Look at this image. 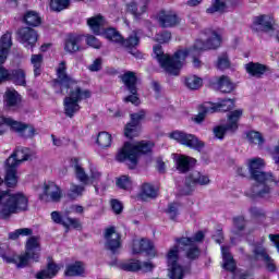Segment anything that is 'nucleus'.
<instances>
[{"label": "nucleus", "instance_id": "obj_32", "mask_svg": "<svg viewBox=\"0 0 279 279\" xmlns=\"http://www.w3.org/2000/svg\"><path fill=\"white\" fill-rule=\"evenodd\" d=\"M193 163H196V159H194L193 157H186L185 155H181L177 159V169L179 170V172H189Z\"/></svg>", "mask_w": 279, "mask_h": 279}, {"label": "nucleus", "instance_id": "obj_4", "mask_svg": "<svg viewBox=\"0 0 279 279\" xmlns=\"http://www.w3.org/2000/svg\"><path fill=\"white\" fill-rule=\"evenodd\" d=\"M28 198L25 194L11 192H0V219L9 220L14 214L26 211Z\"/></svg>", "mask_w": 279, "mask_h": 279}, {"label": "nucleus", "instance_id": "obj_48", "mask_svg": "<svg viewBox=\"0 0 279 279\" xmlns=\"http://www.w3.org/2000/svg\"><path fill=\"white\" fill-rule=\"evenodd\" d=\"M33 233H34L33 229H16L12 233H9V239L19 240L21 235L29 236V235H33Z\"/></svg>", "mask_w": 279, "mask_h": 279}, {"label": "nucleus", "instance_id": "obj_12", "mask_svg": "<svg viewBox=\"0 0 279 279\" xmlns=\"http://www.w3.org/2000/svg\"><path fill=\"white\" fill-rule=\"evenodd\" d=\"M241 116H243V109H234V111H230L227 124L215 126L214 133L216 137L221 140L223 135H226V131H236V129H239Z\"/></svg>", "mask_w": 279, "mask_h": 279}, {"label": "nucleus", "instance_id": "obj_52", "mask_svg": "<svg viewBox=\"0 0 279 279\" xmlns=\"http://www.w3.org/2000/svg\"><path fill=\"white\" fill-rule=\"evenodd\" d=\"M141 262H135V259H131V262H126L125 264L121 265V268L125 269V271H137V269H141Z\"/></svg>", "mask_w": 279, "mask_h": 279}, {"label": "nucleus", "instance_id": "obj_64", "mask_svg": "<svg viewBox=\"0 0 279 279\" xmlns=\"http://www.w3.org/2000/svg\"><path fill=\"white\" fill-rule=\"evenodd\" d=\"M272 159L275 163H279V144L275 146V150H272Z\"/></svg>", "mask_w": 279, "mask_h": 279}, {"label": "nucleus", "instance_id": "obj_27", "mask_svg": "<svg viewBox=\"0 0 279 279\" xmlns=\"http://www.w3.org/2000/svg\"><path fill=\"white\" fill-rule=\"evenodd\" d=\"M254 25L263 32H270L274 29V19L270 14H260L254 17Z\"/></svg>", "mask_w": 279, "mask_h": 279}, {"label": "nucleus", "instance_id": "obj_36", "mask_svg": "<svg viewBox=\"0 0 279 279\" xmlns=\"http://www.w3.org/2000/svg\"><path fill=\"white\" fill-rule=\"evenodd\" d=\"M185 86L190 90H198L203 86V80L197 77V75H189L185 77Z\"/></svg>", "mask_w": 279, "mask_h": 279}, {"label": "nucleus", "instance_id": "obj_9", "mask_svg": "<svg viewBox=\"0 0 279 279\" xmlns=\"http://www.w3.org/2000/svg\"><path fill=\"white\" fill-rule=\"evenodd\" d=\"M8 126L14 129L22 137H34L36 133L35 126H29L13 118H7L5 116H0V134L5 133Z\"/></svg>", "mask_w": 279, "mask_h": 279}, {"label": "nucleus", "instance_id": "obj_8", "mask_svg": "<svg viewBox=\"0 0 279 279\" xmlns=\"http://www.w3.org/2000/svg\"><path fill=\"white\" fill-rule=\"evenodd\" d=\"M28 240L25 244V254L24 255H16L17 267H26L29 263V258L33 260H38L40 256V242L39 238L29 235Z\"/></svg>", "mask_w": 279, "mask_h": 279}, {"label": "nucleus", "instance_id": "obj_47", "mask_svg": "<svg viewBox=\"0 0 279 279\" xmlns=\"http://www.w3.org/2000/svg\"><path fill=\"white\" fill-rule=\"evenodd\" d=\"M8 251V244H0V256H2L7 263H15V265H17V255H12V257H9Z\"/></svg>", "mask_w": 279, "mask_h": 279}, {"label": "nucleus", "instance_id": "obj_13", "mask_svg": "<svg viewBox=\"0 0 279 279\" xmlns=\"http://www.w3.org/2000/svg\"><path fill=\"white\" fill-rule=\"evenodd\" d=\"M122 82L130 92V96L124 98V101L129 104H134V106H137L140 104V98L137 97V77L133 71H128V73H124L122 75Z\"/></svg>", "mask_w": 279, "mask_h": 279}, {"label": "nucleus", "instance_id": "obj_29", "mask_svg": "<svg viewBox=\"0 0 279 279\" xmlns=\"http://www.w3.org/2000/svg\"><path fill=\"white\" fill-rule=\"evenodd\" d=\"M246 73L252 77H263L267 71V66L265 64H259V62H250L245 65Z\"/></svg>", "mask_w": 279, "mask_h": 279}, {"label": "nucleus", "instance_id": "obj_44", "mask_svg": "<svg viewBox=\"0 0 279 279\" xmlns=\"http://www.w3.org/2000/svg\"><path fill=\"white\" fill-rule=\"evenodd\" d=\"M227 8L226 1L222 0H213V3L207 8V12L214 14L215 12H225Z\"/></svg>", "mask_w": 279, "mask_h": 279}, {"label": "nucleus", "instance_id": "obj_18", "mask_svg": "<svg viewBox=\"0 0 279 279\" xmlns=\"http://www.w3.org/2000/svg\"><path fill=\"white\" fill-rule=\"evenodd\" d=\"M19 177H17V167H16V158L15 153H12L10 157L7 159V175L4 178L5 185L8 187H15L17 185Z\"/></svg>", "mask_w": 279, "mask_h": 279}, {"label": "nucleus", "instance_id": "obj_41", "mask_svg": "<svg viewBox=\"0 0 279 279\" xmlns=\"http://www.w3.org/2000/svg\"><path fill=\"white\" fill-rule=\"evenodd\" d=\"M29 157H31L29 148H16V150H14L16 168L17 166H20V163H22V161H26L27 159H29Z\"/></svg>", "mask_w": 279, "mask_h": 279}, {"label": "nucleus", "instance_id": "obj_62", "mask_svg": "<svg viewBox=\"0 0 279 279\" xmlns=\"http://www.w3.org/2000/svg\"><path fill=\"white\" fill-rule=\"evenodd\" d=\"M265 263H266V267L267 269H269V271H275L276 269V264L274 262V259H271V257H269V255H265Z\"/></svg>", "mask_w": 279, "mask_h": 279}, {"label": "nucleus", "instance_id": "obj_14", "mask_svg": "<svg viewBox=\"0 0 279 279\" xmlns=\"http://www.w3.org/2000/svg\"><path fill=\"white\" fill-rule=\"evenodd\" d=\"M170 137L177 140L180 144H185V146L196 148V150H202L205 146V143L198 140V137L192 133H185L184 131H172V133H170Z\"/></svg>", "mask_w": 279, "mask_h": 279}, {"label": "nucleus", "instance_id": "obj_21", "mask_svg": "<svg viewBox=\"0 0 279 279\" xmlns=\"http://www.w3.org/2000/svg\"><path fill=\"white\" fill-rule=\"evenodd\" d=\"M41 201H46L49 203L50 201L52 203H59L62 198V190L53 183L52 181H49L48 183H45L44 186V194L40 196Z\"/></svg>", "mask_w": 279, "mask_h": 279}, {"label": "nucleus", "instance_id": "obj_53", "mask_svg": "<svg viewBox=\"0 0 279 279\" xmlns=\"http://www.w3.org/2000/svg\"><path fill=\"white\" fill-rule=\"evenodd\" d=\"M51 219L53 220V222H56V225H62V227L66 229V219L63 218L60 211H52Z\"/></svg>", "mask_w": 279, "mask_h": 279}, {"label": "nucleus", "instance_id": "obj_49", "mask_svg": "<svg viewBox=\"0 0 279 279\" xmlns=\"http://www.w3.org/2000/svg\"><path fill=\"white\" fill-rule=\"evenodd\" d=\"M75 174L78 181H81V183H84L86 185L89 182V177L84 170V168H82V166H75Z\"/></svg>", "mask_w": 279, "mask_h": 279}, {"label": "nucleus", "instance_id": "obj_1", "mask_svg": "<svg viewBox=\"0 0 279 279\" xmlns=\"http://www.w3.org/2000/svg\"><path fill=\"white\" fill-rule=\"evenodd\" d=\"M220 45L221 36H219L217 32H209V37L206 43H204V40H196L191 49H178L172 58L168 53H165L161 45H156L154 47V58H156L161 69L167 73L179 75L182 66L186 64L187 56L192 57L193 65L198 68L201 66V60H198L201 52L207 49H217Z\"/></svg>", "mask_w": 279, "mask_h": 279}, {"label": "nucleus", "instance_id": "obj_50", "mask_svg": "<svg viewBox=\"0 0 279 279\" xmlns=\"http://www.w3.org/2000/svg\"><path fill=\"white\" fill-rule=\"evenodd\" d=\"M117 185L122 190H130L132 187L131 178L128 174H123L117 180Z\"/></svg>", "mask_w": 279, "mask_h": 279}, {"label": "nucleus", "instance_id": "obj_26", "mask_svg": "<svg viewBox=\"0 0 279 279\" xmlns=\"http://www.w3.org/2000/svg\"><path fill=\"white\" fill-rule=\"evenodd\" d=\"M126 10L128 12H131L135 19H140L142 14L147 12V2L132 0L126 3Z\"/></svg>", "mask_w": 279, "mask_h": 279}, {"label": "nucleus", "instance_id": "obj_5", "mask_svg": "<svg viewBox=\"0 0 279 279\" xmlns=\"http://www.w3.org/2000/svg\"><path fill=\"white\" fill-rule=\"evenodd\" d=\"M154 148V142H136L132 144L131 142H125L122 148L118 150L116 159L118 161H130L132 166H136L138 157L142 154L150 153Z\"/></svg>", "mask_w": 279, "mask_h": 279}, {"label": "nucleus", "instance_id": "obj_15", "mask_svg": "<svg viewBox=\"0 0 279 279\" xmlns=\"http://www.w3.org/2000/svg\"><path fill=\"white\" fill-rule=\"evenodd\" d=\"M177 243L185 252V256L190 260H196L202 255L199 246L195 243V238H181L177 240Z\"/></svg>", "mask_w": 279, "mask_h": 279}, {"label": "nucleus", "instance_id": "obj_51", "mask_svg": "<svg viewBox=\"0 0 279 279\" xmlns=\"http://www.w3.org/2000/svg\"><path fill=\"white\" fill-rule=\"evenodd\" d=\"M101 172L97 169V168H90V181L92 183H95V190L96 192H98L99 187H98V183L101 181Z\"/></svg>", "mask_w": 279, "mask_h": 279}, {"label": "nucleus", "instance_id": "obj_59", "mask_svg": "<svg viewBox=\"0 0 279 279\" xmlns=\"http://www.w3.org/2000/svg\"><path fill=\"white\" fill-rule=\"evenodd\" d=\"M111 208L113 209L114 214H122L123 211V205L121 201H118L117 198L111 201Z\"/></svg>", "mask_w": 279, "mask_h": 279}, {"label": "nucleus", "instance_id": "obj_16", "mask_svg": "<svg viewBox=\"0 0 279 279\" xmlns=\"http://www.w3.org/2000/svg\"><path fill=\"white\" fill-rule=\"evenodd\" d=\"M10 80L13 84H16V86H26V73L23 69H15L11 72L7 69H0V84Z\"/></svg>", "mask_w": 279, "mask_h": 279}, {"label": "nucleus", "instance_id": "obj_10", "mask_svg": "<svg viewBox=\"0 0 279 279\" xmlns=\"http://www.w3.org/2000/svg\"><path fill=\"white\" fill-rule=\"evenodd\" d=\"M209 183L210 179L207 174L194 170L185 178V185L180 190V194L187 196L194 192L196 185H208Z\"/></svg>", "mask_w": 279, "mask_h": 279}, {"label": "nucleus", "instance_id": "obj_3", "mask_svg": "<svg viewBox=\"0 0 279 279\" xmlns=\"http://www.w3.org/2000/svg\"><path fill=\"white\" fill-rule=\"evenodd\" d=\"M265 161L260 157H254L248 159V170L252 179L256 181V184L246 192L247 196L268 198L271 194V190L276 181L272 174H269L264 171Z\"/></svg>", "mask_w": 279, "mask_h": 279}, {"label": "nucleus", "instance_id": "obj_17", "mask_svg": "<svg viewBox=\"0 0 279 279\" xmlns=\"http://www.w3.org/2000/svg\"><path fill=\"white\" fill-rule=\"evenodd\" d=\"M121 235L114 229V227H110L105 230V247L107 251H111V253H118L119 248H121Z\"/></svg>", "mask_w": 279, "mask_h": 279}, {"label": "nucleus", "instance_id": "obj_25", "mask_svg": "<svg viewBox=\"0 0 279 279\" xmlns=\"http://www.w3.org/2000/svg\"><path fill=\"white\" fill-rule=\"evenodd\" d=\"M159 23L161 27H173L180 23L177 12L162 11L159 13Z\"/></svg>", "mask_w": 279, "mask_h": 279}, {"label": "nucleus", "instance_id": "obj_23", "mask_svg": "<svg viewBox=\"0 0 279 279\" xmlns=\"http://www.w3.org/2000/svg\"><path fill=\"white\" fill-rule=\"evenodd\" d=\"M12 45V34L7 32V34H3L0 38V69H4V66L1 65L7 62Z\"/></svg>", "mask_w": 279, "mask_h": 279}, {"label": "nucleus", "instance_id": "obj_38", "mask_svg": "<svg viewBox=\"0 0 279 279\" xmlns=\"http://www.w3.org/2000/svg\"><path fill=\"white\" fill-rule=\"evenodd\" d=\"M85 192V185H77L75 183H71L70 190L68 191V197L72 201H75L76 198H80V196H83Z\"/></svg>", "mask_w": 279, "mask_h": 279}, {"label": "nucleus", "instance_id": "obj_34", "mask_svg": "<svg viewBox=\"0 0 279 279\" xmlns=\"http://www.w3.org/2000/svg\"><path fill=\"white\" fill-rule=\"evenodd\" d=\"M140 196L143 201L156 198V196H158V190H156L151 183H143Z\"/></svg>", "mask_w": 279, "mask_h": 279}, {"label": "nucleus", "instance_id": "obj_24", "mask_svg": "<svg viewBox=\"0 0 279 279\" xmlns=\"http://www.w3.org/2000/svg\"><path fill=\"white\" fill-rule=\"evenodd\" d=\"M19 38L25 47H34L38 40V34L33 27H22L19 31Z\"/></svg>", "mask_w": 279, "mask_h": 279}, {"label": "nucleus", "instance_id": "obj_56", "mask_svg": "<svg viewBox=\"0 0 279 279\" xmlns=\"http://www.w3.org/2000/svg\"><path fill=\"white\" fill-rule=\"evenodd\" d=\"M172 34L171 32H160L159 34H156L155 36V40H157V43H169V40H171Z\"/></svg>", "mask_w": 279, "mask_h": 279}, {"label": "nucleus", "instance_id": "obj_46", "mask_svg": "<svg viewBox=\"0 0 279 279\" xmlns=\"http://www.w3.org/2000/svg\"><path fill=\"white\" fill-rule=\"evenodd\" d=\"M71 0H50V9L54 12H61V10H65L69 8Z\"/></svg>", "mask_w": 279, "mask_h": 279}, {"label": "nucleus", "instance_id": "obj_7", "mask_svg": "<svg viewBox=\"0 0 279 279\" xmlns=\"http://www.w3.org/2000/svg\"><path fill=\"white\" fill-rule=\"evenodd\" d=\"M234 108V100L232 98H225L219 102H206L203 105L202 111L194 117L195 122H203L206 114H214V112H229Z\"/></svg>", "mask_w": 279, "mask_h": 279}, {"label": "nucleus", "instance_id": "obj_19", "mask_svg": "<svg viewBox=\"0 0 279 279\" xmlns=\"http://www.w3.org/2000/svg\"><path fill=\"white\" fill-rule=\"evenodd\" d=\"M23 97L15 88H7L3 95V104L8 110H20L22 108Z\"/></svg>", "mask_w": 279, "mask_h": 279}, {"label": "nucleus", "instance_id": "obj_57", "mask_svg": "<svg viewBox=\"0 0 279 279\" xmlns=\"http://www.w3.org/2000/svg\"><path fill=\"white\" fill-rule=\"evenodd\" d=\"M66 227L65 229H70V227H73V229H82V222L77 220V218H65Z\"/></svg>", "mask_w": 279, "mask_h": 279}, {"label": "nucleus", "instance_id": "obj_42", "mask_svg": "<svg viewBox=\"0 0 279 279\" xmlns=\"http://www.w3.org/2000/svg\"><path fill=\"white\" fill-rule=\"evenodd\" d=\"M233 225H234V229H233V234L234 235H242L243 231L246 227V220L243 216H239L238 218L233 219Z\"/></svg>", "mask_w": 279, "mask_h": 279}, {"label": "nucleus", "instance_id": "obj_31", "mask_svg": "<svg viewBox=\"0 0 279 279\" xmlns=\"http://www.w3.org/2000/svg\"><path fill=\"white\" fill-rule=\"evenodd\" d=\"M222 259L225 269L228 271H234L236 269V264L234 262V257H232L230 253V248L228 246H221Z\"/></svg>", "mask_w": 279, "mask_h": 279}, {"label": "nucleus", "instance_id": "obj_60", "mask_svg": "<svg viewBox=\"0 0 279 279\" xmlns=\"http://www.w3.org/2000/svg\"><path fill=\"white\" fill-rule=\"evenodd\" d=\"M253 253H254L255 258H264V260H266L267 252L264 248V246H255Z\"/></svg>", "mask_w": 279, "mask_h": 279}, {"label": "nucleus", "instance_id": "obj_35", "mask_svg": "<svg viewBox=\"0 0 279 279\" xmlns=\"http://www.w3.org/2000/svg\"><path fill=\"white\" fill-rule=\"evenodd\" d=\"M31 63L33 64L34 75L38 77L43 73L44 56L41 53L33 54L31 57Z\"/></svg>", "mask_w": 279, "mask_h": 279}, {"label": "nucleus", "instance_id": "obj_33", "mask_svg": "<svg viewBox=\"0 0 279 279\" xmlns=\"http://www.w3.org/2000/svg\"><path fill=\"white\" fill-rule=\"evenodd\" d=\"M59 269H60L59 266H57V264H54V262H49L46 270H41V271L37 272V278L38 279L53 278V276H56L58 274Z\"/></svg>", "mask_w": 279, "mask_h": 279}, {"label": "nucleus", "instance_id": "obj_63", "mask_svg": "<svg viewBox=\"0 0 279 279\" xmlns=\"http://www.w3.org/2000/svg\"><path fill=\"white\" fill-rule=\"evenodd\" d=\"M154 264H151V262H144L143 264H141V269H143V271H151V269H154Z\"/></svg>", "mask_w": 279, "mask_h": 279}, {"label": "nucleus", "instance_id": "obj_28", "mask_svg": "<svg viewBox=\"0 0 279 279\" xmlns=\"http://www.w3.org/2000/svg\"><path fill=\"white\" fill-rule=\"evenodd\" d=\"M82 40L83 36H80L78 34H70L65 39V51L69 53H75L76 51H80Z\"/></svg>", "mask_w": 279, "mask_h": 279}, {"label": "nucleus", "instance_id": "obj_43", "mask_svg": "<svg viewBox=\"0 0 279 279\" xmlns=\"http://www.w3.org/2000/svg\"><path fill=\"white\" fill-rule=\"evenodd\" d=\"M111 142H112V135L110 133H108L107 131H101L100 133H98L97 144H99V146H101L102 148H106L110 146Z\"/></svg>", "mask_w": 279, "mask_h": 279}, {"label": "nucleus", "instance_id": "obj_37", "mask_svg": "<svg viewBox=\"0 0 279 279\" xmlns=\"http://www.w3.org/2000/svg\"><path fill=\"white\" fill-rule=\"evenodd\" d=\"M217 86L221 93H232L234 90V84H232L230 77H226L225 75L218 80Z\"/></svg>", "mask_w": 279, "mask_h": 279}, {"label": "nucleus", "instance_id": "obj_20", "mask_svg": "<svg viewBox=\"0 0 279 279\" xmlns=\"http://www.w3.org/2000/svg\"><path fill=\"white\" fill-rule=\"evenodd\" d=\"M145 116V111H137L136 113H131V122H128L124 130L126 137H136L137 135H140L141 120H143Z\"/></svg>", "mask_w": 279, "mask_h": 279}, {"label": "nucleus", "instance_id": "obj_6", "mask_svg": "<svg viewBox=\"0 0 279 279\" xmlns=\"http://www.w3.org/2000/svg\"><path fill=\"white\" fill-rule=\"evenodd\" d=\"M104 36L108 40H111L112 43H120L123 47L130 49V53L135 58H143L141 51L133 50L140 45V36L137 32H132L130 36L124 40L120 32H118L113 27H109L104 31Z\"/></svg>", "mask_w": 279, "mask_h": 279}, {"label": "nucleus", "instance_id": "obj_39", "mask_svg": "<svg viewBox=\"0 0 279 279\" xmlns=\"http://www.w3.org/2000/svg\"><path fill=\"white\" fill-rule=\"evenodd\" d=\"M84 271H85L84 264H82V262H76L75 264H71L70 266L66 267L65 275L80 276L84 274Z\"/></svg>", "mask_w": 279, "mask_h": 279}, {"label": "nucleus", "instance_id": "obj_40", "mask_svg": "<svg viewBox=\"0 0 279 279\" xmlns=\"http://www.w3.org/2000/svg\"><path fill=\"white\" fill-rule=\"evenodd\" d=\"M24 21L27 25L37 27L41 23V17L37 12L29 11V12H26V14L24 15Z\"/></svg>", "mask_w": 279, "mask_h": 279}, {"label": "nucleus", "instance_id": "obj_61", "mask_svg": "<svg viewBox=\"0 0 279 279\" xmlns=\"http://www.w3.org/2000/svg\"><path fill=\"white\" fill-rule=\"evenodd\" d=\"M88 69L93 72L100 71V69H102V60L97 58V60H94L93 64H89Z\"/></svg>", "mask_w": 279, "mask_h": 279}, {"label": "nucleus", "instance_id": "obj_58", "mask_svg": "<svg viewBox=\"0 0 279 279\" xmlns=\"http://www.w3.org/2000/svg\"><path fill=\"white\" fill-rule=\"evenodd\" d=\"M86 43L89 47H94V49H100L101 43L96 36H87Z\"/></svg>", "mask_w": 279, "mask_h": 279}, {"label": "nucleus", "instance_id": "obj_45", "mask_svg": "<svg viewBox=\"0 0 279 279\" xmlns=\"http://www.w3.org/2000/svg\"><path fill=\"white\" fill-rule=\"evenodd\" d=\"M246 137L251 144H258L259 146L265 142V137L259 131H248Z\"/></svg>", "mask_w": 279, "mask_h": 279}, {"label": "nucleus", "instance_id": "obj_30", "mask_svg": "<svg viewBox=\"0 0 279 279\" xmlns=\"http://www.w3.org/2000/svg\"><path fill=\"white\" fill-rule=\"evenodd\" d=\"M106 21L101 14H98L97 16H92L87 20V25L90 27L92 32L94 34H102L105 33L104 25Z\"/></svg>", "mask_w": 279, "mask_h": 279}, {"label": "nucleus", "instance_id": "obj_22", "mask_svg": "<svg viewBox=\"0 0 279 279\" xmlns=\"http://www.w3.org/2000/svg\"><path fill=\"white\" fill-rule=\"evenodd\" d=\"M133 255H138L140 253H146L148 256H156V248L150 240H134L132 246Z\"/></svg>", "mask_w": 279, "mask_h": 279}, {"label": "nucleus", "instance_id": "obj_11", "mask_svg": "<svg viewBox=\"0 0 279 279\" xmlns=\"http://www.w3.org/2000/svg\"><path fill=\"white\" fill-rule=\"evenodd\" d=\"M168 275L171 279H182L184 276V268L179 264V246L170 248L167 255ZM162 279V278H156Z\"/></svg>", "mask_w": 279, "mask_h": 279}, {"label": "nucleus", "instance_id": "obj_2", "mask_svg": "<svg viewBox=\"0 0 279 279\" xmlns=\"http://www.w3.org/2000/svg\"><path fill=\"white\" fill-rule=\"evenodd\" d=\"M53 86L54 88H60L61 93H63V89H70L68 97L63 100L64 113L70 118H73L76 112H80V101L90 99L93 95L92 90L77 86V82L66 73V62L64 61L59 63Z\"/></svg>", "mask_w": 279, "mask_h": 279}, {"label": "nucleus", "instance_id": "obj_55", "mask_svg": "<svg viewBox=\"0 0 279 279\" xmlns=\"http://www.w3.org/2000/svg\"><path fill=\"white\" fill-rule=\"evenodd\" d=\"M167 214L171 220H175L179 214V205L177 203H170V205H168Z\"/></svg>", "mask_w": 279, "mask_h": 279}, {"label": "nucleus", "instance_id": "obj_54", "mask_svg": "<svg viewBox=\"0 0 279 279\" xmlns=\"http://www.w3.org/2000/svg\"><path fill=\"white\" fill-rule=\"evenodd\" d=\"M217 66L220 70H226L230 68V60L226 53L218 58Z\"/></svg>", "mask_w": 279, "mask_h": 279}]
</instances>
